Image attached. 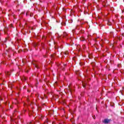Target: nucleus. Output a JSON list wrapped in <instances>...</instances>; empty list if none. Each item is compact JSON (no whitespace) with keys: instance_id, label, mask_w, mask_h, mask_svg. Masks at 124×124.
<instances>
[{"instance_id":"obj_1","label":"nucleus","mask_w":124,"mask_h":124,"mask_svg":"<svg viewBox=\"0 0 124 124\" xmlns=\"http://www.w3.org/2000/svg\"><path fill=\"white\" fill-rule=\"evenodd\" d=\"M103 123L104 124H109V123H110V120L107 119H104Z\"/></svg>"},{"instance_id":"obj_2","label":"nucleus","mask_w":124,"mask_h":124,"mask_svg":"<svg viewBox=\"0 0 124 124\" xmlns=\"http://www.w3.org/2000/svg\"><path fill=\"white\" fill-rule=\"evenodd\" d=\"M6 74L7 75H10V73L9 72H6Z\"/></svg>"},{"instance_id":"obj_3","label":"nucleus","mask_w":124,"mask_h":124,"mask_svg":"<svg viewBox=\"0 0 124 124\" xmlns=\"http://www.w3.org/2000/svg\"><path fill=\"white\" fill-rule=\"evenodd\" d=\"M29 124H34V122H30Z\"/></svg>"},{"instance_id":"obj_4","label":"nucleus","mask_w":124,"mask_h":124,"mask_svg":"<svg viewBox=\"0 0 124 124\" xmlns=\"http://www.w3.org/2000/svg\"><path fill=\"white\" fill-rule=\"evenodd\" d=\"M109 23H110V22L109 21L108 23V26H111V24H110Z\"/></svg>"},{"instance_id":"obj_5","label":"nucleus","mask_w":124,"mask_h":124,"mask_svg":"<svg viewBox=\"0 0 124 124\" xmlns=\"http://www.w3.org/2000/svg\"><path fill=\"white\" fill-rule=\"evenodd\" d=\"M11 121H13V120L12 119V118H11Z\"/></svg>"},{"instance_id":"obj_6","label":"nucleus","mask_w":124,"mask_h":124,"mask_svg":"<svg viewBox=\"0 0 124 124\" xmlns=\"http://www.w3.org/2000/svg\"><path fill=\"white\" fill-rule=\"evenodd\" d=\"M24 80H26V78H24Z\"/></svg>"},{"instance_id":"obj_7","label":"nucleus","mask_w":124,"mask_h":124,"mask_svg":"<svg viewBox=\"0 0 124 124\" xmlns=\"http://www.w3.org/2000/svg\"><path fill=\"white\" fill-rule=\"evenodd\" d=\"M84 88H85V85H83Z\"/></svg>"}]
</instances>
